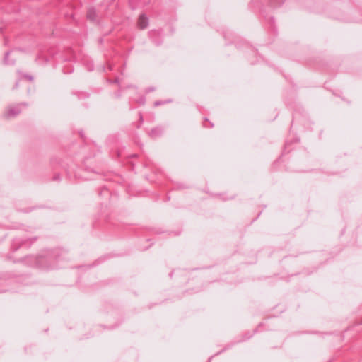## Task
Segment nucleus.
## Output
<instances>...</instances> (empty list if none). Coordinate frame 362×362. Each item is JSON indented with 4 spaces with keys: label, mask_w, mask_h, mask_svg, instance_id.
<instances>
[{
    "label": "nucleus",
    "mask_w": 362,
    "mask_h": 362,
    "mask_svg": "<svg viewBox=\"0 0 362 362\" xmlns=\"http://www.w3.org/2000/svg\"><path fill=\"white\" fill-rule=\"evenodd\" d=\"M148 23V18L144 15H141L138 20V25L141 29H144L147 27Z\"/></svg>",
    "instance_id": "f257e3e1"
}]
</instances>
